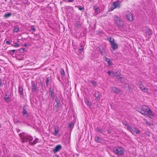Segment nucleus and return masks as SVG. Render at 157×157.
<instances>
[{
	"mask_svg": "<svg viewBox=\"0 0 157 157\" xmlns=\"http://www.w3.org/2000/svg\"><path fill=\"white\" fill-rule=\"evenodd\" d=\"M114 151L116 154L120 156L122 155L124 152V149L121 147H115Z\"/></svg>",
	"mask_w": 157,
	"mask_h": 157,
	"instance_id": "1",
	"label": "nucleus"
},
{
	"mask_svg": "<svg viewBox=\"0 0 157 157\" xmlns=\"http://www.w3.org/2000/svg\"><path fill=\"white\" fill-rule=\"evenodd\" d=\"M127 19L131 21L133 20V18L132 14L130 12H127L126 13Z\"/></svg>",
	"mask_w": 157,
	"mask_h": 157,
	"instance_id": "2",
	"label": "nucleus"
},
{
	"mask_svg": "<svg viewBox=\"0 0 157 157\" xmlns=\"http://www.w3.org/2000/svg\"><path fill=\"white\" fill-rule=\"evenodd\" d=\"M111 90L116 94H120L121 92V90L120 89L115 86L111 87Z\"/></svg>",
	"mask_w": 157,
	"mask_h": 157,
	"instance_id": "3",
	"label": "nucleus"
},
{
	"mask_svg": "<svg viewBox=\"0 0 157 157\" xmlns=\"http://www.w3.org/2000/svg\"><path fill=\"white\" fill-rule=\"evenodd\" d=\"M62 148V146L60 144H59L56 146L55 148L53 149V151L54 153H55L59 151Z\"/></svg>",
	"mask_w": 157,
	"mask_h": 157,
	"instance_id": "4",
	"label": "nucleus"
},
{
	"mask_svg": "<svg viewBox=\"0 0 157 157\" xmlns=\"http://www.w3.org/2000/svg\"><path fill=\"white\" fill-rule=\"evenodd\" d=\"M32 86V91L34 92H36L37 90V83H34L33 82H32L31 83Z\"/></svg>",
	"mask_w": 157,
	"mask_h": 157,
	"instance_id": "5",
	"label": "nucleus"
},
{
	"mask_svg": "<svg viewBox=\"0 0 157 157\" xmlns=\"http://www.w3.org/2000/svg\"><path fill=\"white\" fill-rule=\"evenodd\" d=\"M115 19L117 25L121 26L122 25L121 24V21L120 18L117 16H116L115 17Z\"/></svg>",
	"mask_w": 157,
	"mask_h": 157,
	"instance_id": "6",
	"label": "nucleus"
},
{
	"mask_svg": "<svg viewBox=\"0 0 157 157\" xmlns=\"http://www.w3.org/2000/svg\"><path fill=\"white\" fill-rule=\"evenodd\" d=\"M118 2H114L113 3V5L114 6V8H111V10H113L114 9L116 8H120V3H118Z\"/></svg>",
	"mask_w": 157,
	"mask_h": 157,
	"instance_id": "7",
	"label": "nucleus"
},
{
	"mask_svg": "<svg viewBox=\"0 0 157 157\" xmlns=\"http://www.w3.org/2000/svg\"><path fill=\"white\" fill-rule=\"evenodd\" d=\"M131 132L133 134L134 132H136L137 134H139L140 133V130L137 128L136 127L133 128L131 131Z\"/></svg>",
	"mask_w": 157,
	"mask_h": 157,
	"instance_id": "8",
	"label": "nucleus"
},
{
	"mask_svg": "<svg viewBox=\"0 0 157 157\" xmlns=\"http://www.w3.org/2000/svg\"><path fill=\"white\" fill-rule=\"evenodd\" d=\"M25 134V133L22 132V133H21L19 134V136L21 138L22 140V142L23 143H25V142H27V141L26 140L25 138V137H24V134Z\"/></svg>",
	"mask_w": 157,
	"mask_h": 157,
	"instance_id": "9",
	"label": "nucleus"
},
{
	"mask_svg": "<svg viewBox=\"0 0 157 157\" xmlns=\"http://www.w3.org/2000/svg\"><path fill=\"white\" fill-rule=\"evenodd\" d=\"M23 87L22 86H19L18 87V93L21 96H23Z\"/></svg>",
	"mask_w": 157,
	"mask_h": 157,
	"instance_id": "10",
	"label": "nucleus"
},
{
	"mask_svg": "<svg viewBox=\"0 0 157 157\" xmlns=\"http://www.w3.org/2000/svg\"><path fill=\"white\" fill-rule=\"evenodd\" d=\"M49 93L51 97L54 98V89L53 88L52 89L50 88L49 89Z\"/></svg>",
	"mask_w": 157,
	"mask_h": 157,
	"instance_id": "11",
	"label": "nucleus"
},
{
	"mask_svg": "<svg viewBox=\"0 0 157 157\" xmlns=\"http://www.w3.org/2000/svg\"><path fill=\"white\" fill-rule=\"evenodd\" d=\"M111 47L113 50H116L118 48V45L117 43L113 42L111 44Z\"/></svg>",
	"mask_w": 157,
	"mask_h": 157,
	"instance_id": "12",
	"label": "nucleus"
},
{
	"mask_svg": "<svg viewBox=\"0 0 157 157\" xmlns=\"http://www.w3.org/2000/svg\"><path fill=\"white\" fill-rule=\"evenodd\" d=\"M142 109L145 112H146V113L147 114V113L148 112L149 110L150 109V108L148 107V106L145 105L143 106Z\"/></svg>",
	"mask_w": 157,
	"mask_h": 157,
	"instance_id": "13",
	"label": "nucleus"
},
{
	"mask_svg": "<svg viewBox=\"0 0 157 157\" xmlns=\"http://www.w3.org/2000/svg\"><path fill=\"white\" fill-rule=\"evenodd\" d=\"M25 107L26 106H25L23 107V111L22 112V113L23 115H26V117H28V114L27 111L26 110Z\"/></svg>",
	"mask_w": 157,
	"mask_h": 157,
	"instance_id": "14",
	"label": "nucleus"
},
{
	"mask_svg": "<svg viewBox=\"0 0 157 157\" xmlns=\"http://www.w3.org/2000/svg\"><path fill=\"white\" fill-rule=\"evenodd\" d=\"M105 61L107 62L108 63L109 65H112L113 64V63L112 61H111L110 59L109 58H107L106 57H105Z\"/></svg>",
	"mask_w": 157,
	"mask_h": 157,
	"instance_id": "15",
	"label": "nucleus"
},
{
	"mask_svg": "<svg viewBox=\"0 0 157 157\" xmlns=\"http://www.w3.org/2000/svg\"><path fill=\"white\" fill-rule=\"evenodd\" d=\"M140 113H141L142 114L144 115H147V113H146V112H145L144 111L143 109H141V108H138L137 110Z\"/></svg>",
	"mask_w": 157,
	"mask_h": 157,
	"instance_id": "16",
	"label": "nucleus"
},
{
	"mask_svg": "<svg viewBox=\"0 0 157 157\" xmlns=\"http://www.w3.org/2000/svg\"><path fill=\"white\" fill-rule=\"evenodd\" d=\"M145 29L146 30V33L148 35H150L152 34V30L147 27Z\"/></svg>",
	"mask_w": 157,
	"mask_h": 157,
	"instance_id": "17",
	"label": "nucleus"
},
{
	"mask_svg": "<svg viewBox=\"0 0 157 157\" xmlns=\"http://www.w3.org/2000/svg\"><path fill=\"white\" fill-rule=\"evenodd\" d=\"M74 125V123L72 122H71L68 124V127L71 130H72Z\"/></svg>",
	"mask_w": 157,
	"mask_h": 157,
	"instance_id": "18",
	"label": "nucleus"
},
{
	"mask_svg": "<svg viewBox=\"0 0 157 157\" xmlns=\"http://www.w3.org/2000/svg\"><path fill=\"white\" fill-rule=\"evenodd\" d=\"M39 140L38 138H36L33 142H29V144L32 145H34V144H36Z\"/></svg>",
	"mask_w": 157,
	"mask_h": 157,
	"instance_id": "19",
	"label": "nucleus"
},
{
	"mask_svg": "<svg viewBox=\"0 0 157 157\" xmlns=\"http://www.w3.org/2000/svg\"><path fill=\"white\" fill-rule=\"evenodd\" d=\"M95 141L96 142L98 143H101V139L99 138L98 136H95Z\"/></svg>",
	"mask_w": 157,
	"mask_h": 157,
	"instance_id": "20",
	"label": "nucleus"
},
{
	"mask_svg": "<svg viewBox=\"0 0 157 157\" xmlns=\"http://www.w3.org/2000/svg\"><path fill=\"white\" fill-rule=\"evenodd\" d=\"M12 15V13L11 12H9L8 13H5L4 16L3 17L5 18H8Z\"/></svg>",
	"mask_w": 157,
	"mask_h": 157,
	"instance_id": "21",
	"label": "nucleus"
},
{
	"mask_svg": "<svg viewBox=\"0 0 157 157\" xmlns=\"http://www.w3.org/2000/svg\"><path fill=\"white\" fill-rule=\"evenodd\" d=\"M99 49V51L100 53L102 55H104V49L103 48L102 46H100L98 47Z\"/></svg>",
	"mask_w": 157,
	"mask_h": 157,
	"instance_id": "22",
	"label": "nucleus"
},
{
	"mask_svg": "<svg viewBox=\"0 0 157 157\" xmlns=\"http://www.w3.org/2000/svg\"><path fill=\"white\" fill-rule=\"evenodd\" d=\"M60 104H56L53 108L54 110H56V112L58 111V108L59 107Z\"/></svg>",
	"mask_w": 157,
	"mask_h": 157,
	"instance_id": "23",
	"label": "nucleus"
},
{
	"mask_svg": "<svg viewBox=\"0 0 157 157\" xmlns=\"http://www.w3.org/2000/svg\"><path fill=\"white\" fill-rule=\"evenodd\" d=\"M81 25L82 24L80 21H77L75 27L78 28H80L81 27Z\"/></svg>",
	"mask_w": 157,
	"mask_h": 157,
	"instance_id": "24",
	"label": "nucleus"
},
{
	"mask_svg": "<svg viewBox=\"0 0 157 157\" xmlns=\"http://www.w3.org/2000/svg\"><path fill=\"white\" fill-rule=\"evenodd\" d=\"M83 49L84 47L82 45H81L78 50V52L80 54H82V53L83 52Z\"/></svg>",
	"mask_w": 157,
	"mask_h": 157,
	"instance_id": "25",
	"label": "nucleus"
},
{
	"mask_svg": "<svg viewBox=\"0 0 157 157\" xmlns=\"http://www.w3.org/2000/svg\"><path fill=\"white\" fill-rule=\"evenodd\" d=\"M51 79V77H48L47 78L46 83L47 87H48L49 85V82Z\"/></svg>",
	"mask_w": 157,
	"mask_h": 157,
	"instance_id": "26",
	"label": "nucleus"
},
{
	"mask_svg": "<svg viewBox=\"0 0 157 157\" xmlns=\"http://www.w3.org/2000/svg\"><path fill=\"white\" fill-rule=\"evenodd\" d=\"M59 128L58 127H57L56 128H55L54 129V133L53 134L55 136H56L57 135L58 133L59 132Z\"/></svg>",
	"mask_w": 157,
	"mask_h": 157,
	"instance_id": "27",
	"label": "nucleus"
},
{
	"mask_svg": "<svg viewBox=\"0 0 157 157\" xmlns=\"http://www.w3.org/2000/svg\"><path fill=\"white\" fill-rule=\"evenodd\" d=\"M25 138L26 139L29 141H32L33 140V137L32 136H25Z\"/></svg>",
	"mask_w": 157,
	"mask_h": 157,
	"instance_id": "28",
	"label": "nucleus"
},
{
	"mask_svg": "<svg viewBox=\"0 0 157 157\" xmlns=\"http://www.w3.org/2000/svg\"><path fill=\"white\" fill-rule=\"evenodd\" d=\"M4 99L6 101L8 102V100L10 99L8 95L6 94L4 97Z\"/></svg>",
	"mask_w": 157,
	"mask_h": 157,
	"instance_id": "29",
	"label": "nucleus"
},
{
	"mask_svg": "<svg viewBox=\"0 0 157 157\" xmlns=\"http://www.w3.org/2000/svg\"><path fill=\"white\" fill-rule=\"evenodd\" d=\"M18 51L20 53H24L25 52H26L27 50L25 48H20L18 50Z\"/></svg>",
	"mask_w": 157,
	"mask_h": 157,
	"instance_id": "30",
	"label": "nucleus"
},
{
	"mask_svg": "<svg viewBox=\"0 0 157 157\" xmlns=\"http://www.w3.org/2000/svg\"><path fill=\"white\" fill-rule=\"evenodd\" d=\"M107 73L108 74L110 75H111L113 77H114V76L115 73L111 71H109L107 72Z\"/></svg>",
	"mask_w": 157,
	"mask_h": 157,
	"instance_id": "31",
	"label": "nucleus"
},
{
	"mask_svg": "<svg viewBox=\"0 0 157 157\" xmlns=\"http://www.w3.org/2000/svg\"><path fill=\"white\" fill-rule=\"evenodd\" d=\"M108 40L110 43L111 44L114 42V40L113 38L112 37H110L108 38Z\"/></svg>",
	"mask_w": 157,
	"mask_h": 157,
	"instance_id": "32",
	"label": "nucleus"
},
{
	"mask_svg": "<svg viewBox=\"0 0 157 157\" xmlns=\"http://www.w3.org/2000/svg\"><path fill=\"white\" fill-rule=\"evenodd\" d=\"M147 113H149V115L152 116L153 117L154 116V113L150 109L149 110V111H148V112Z\"/></svg>",
	"mask_w": 157,
	"mask_h": 157,
	"instance_id": "33",
	"label": "nucleus"
},
{
	"mask_svg": "<svg viewBox=\"0 0 157 157\" xmlns=\"http://www.w3.org/2000/svg\"><path fill=\"white\" fill-rule=\"evenodd\" d=\"M97 130L98 132L100 133H102L103 130L99 127H97Z\"/></svg>",
	"mask_w": 157,
	"mask_h": 157,
	"instance_id": "34",
	"label": "nucleus"
},
{
	"mask_svg": "<svg viewBox=\"0 0 157 157\" xmlns=\"http://www.w3.org/2000/svg\"><path fill=\"white\" fill-rule=\"evenodd\" d=\"M55 101L56 103V104H60L59 100V98L56 97L55 98Z\"/></svg>",
	"mask_w": 157,
	"mask_h": 157,
	"instance_id": "35",
	"label": "nucleus"
},
{
	"mask_svg": "<svg viewBox=\"0 0 157 157\" xmlns=\"http://www.w3.org/2000/svg\"><path fill=\"white\" fill-rule=\"evenodd\" d=\"M86 102L88 103V105L89 106H91V103L89 101V100L86 98Z\"/></svg>",
	"mask_w": 157,
	"mask_h": 157,
	"instance_id": "36",
	"label": "nucleus"
},
{
	"mask_svg": "<svg viewBox=\"0 0 157 157\" xmlns=\"http://www.w3.org/2000/svg\"><path fill=\"white\" fill-rule=\"evenodd\" d=\"M90 82L92 83L94 86H97V83L96 82L94 81L93 80H91L90 81Z\"/></svg>",
	"mask_w": 157,
	"mask_h": 157,
	"instance_id": "37",
	"label": "nucleus"
},
{
	"mask_svg": "<svg viewBox=\"0 0 157 157\" xmlns=\"http://www.w3.org/2000/svg\"><path fill=\"white\" fill-rule=\"evenodd\" d=\"M76 7H78V9L80 10H84V9L83 7H82L81 6H75Z\"/></svg>",
	"mask_w": 157,
	"mask_h": 157,
	"instance_id": "38",
	"label": "nucleus"
},
{
	"mask_svg": "<svg viewBox=\"0 0 157 157\" xmlns=\"http://www.w3.org/2000/svg\"><path fill=\"white\" fill-rule=\"evenodd\" d=\"M64 9L67 10V11H68V10L70 8H71L72 9H73V7H71V6H65L64 7Z\"/></svg>",
	"mask_w": 157,
	"mask_h": 157,
	"instance_id": "39",
	"label": "nucleus"
},
{
	"mask_svg": "<svg viewBox=\"0 0 157 157\" xmlns=\"http://www.w3.org/2000/svg\"><path fill=\"white\" fill-rule=\"evenodd\" d=\"M115 76L117 78L118 80H119L120 78H122V77L121 76V74L120 75L117 74V75H115Z\"/></svg>",
	"mask_w": 157,
	"mask_h": 157,
	"instance_id": "40",
	"label": "nucleus"
},
{
	"mask_svg": "<svg viewBox=\"0 0 157 157\" xmlns=\"http://www.w3.org/2000/svg\"><path fill=\"white\" fill-rule=\"evenodd\" d=\"M19 30V28L18 27H15L14 28V31L17 33L18 32Z\"/></svg>",
	"mask_w": 157,
	"mask_h": 157,
	"instance_id": "41",
	"label": "nucleus"
},
{
	"mask_svg": "<svg viewBox=\"0 0 157 157\" xmlns=\"http://www.w3.org/2000/svg\"><path fill=\"white\" fill-rule=\"evenodd\" d=\"M19 46V44L17 43H14V46L15 47L17 48Z\"/></svg>",
	"mask_w": 157,
	"mask_h": 157,
	"instance_id": "42",
	"label": "nucleus"
},
{
	"mask_svg": "<svg viewBox=\"0 0 157 157\" xmlns=\"http://www.w3.org/2000/svg\"><path fill=\"white\" fill-rule=\"evenodd\" d=\"M18 51V50H13L11 51L13 53H15V54L17 53Z\"/></svg>",
	"mask_w": 157,
	"mask_h": 157,
	"instance_id": "43",
	"label": "nucleus"
},
{
	"mask_svg": "<svg viewBox=\"0 0 157 157\" xmlns=\"http://www.w3.org/2000/svg\"><path fill=\"white\" fill-rule=\"evenodd\" d=\"M127 129L128 130H130V132H131L132 129L133 128H132L130 126H129V125L127 126Z\"/></svg>",
	"mask_w": 157,
	"mask_h": 157,
	"instance_id": "44",
	"label": "nucleus"
},
{
	"mask_svg": "<svg viewBox=\"0 0 157 157\" xmlns=\"http://www.w3.org/2000/svg\"><path fill=\"white\" fill-rule=\"evenodd\" d=\"M128 91L130 92H132V90L131 87L130 86H128Z\"/></svg>",
	"mask_w": 157,
	"mask_h": 157,
	"instance_id": "45",
	"label": "nucleus"
},
{
	"mask_svg": "<svg viewBox=\"0 0 157 157\" xmlns=\"http://www.w3.org/2000/svg\"><path fill=\"white\" fill-rule=\"evenodd\" d=\"M142 91L144 92H146L148 91V89L146 87L143 88V89H142Z\"/></svg>",
	"mask_w": 157,
	"mask_h": 157,
	"instance_id": "46",
	"label": "nucleus"
},
{
	"mask_svg": "<svg viewBox=\"0 0 157 157\" xmlns=\"http://www.w3.org/2000/svg\"><path fill=\"white\" fill-rule=\"evenodd\" d=\"M2 80L1 78H0V86L2 87L3 83H2Z\"/></svg>",
	"mask_w": 157,
	"mask_h": 157,
	"instance_id": "47",
	"label": "nucleus"
},
{
	"mask_svg": "<svg viewBox=\"0 0 157 157\" xmlns=\"http://www.w3.org/2000/svg\"><path fill=\"white\" fill-rule=\"evenodd\" d=\"M123 124L124 125L126 126H128L129 125V124L126 121L123 122Z\"/></svg>",
	"mask_w": 157,
	"mask_h": 157,
	"instance_id": "48",
	"label": "nucleus"
},
{
	"mask_svg": "<svg viewBox=\"0 0 157 157\" xmlns=\"http://www.w3.org/2000/svg\"><path fill=\"white\" fill-rule=\"evenodd\" d=\"M94 8H95V12H97L98 13H99V11H98V8L97 7V8H96V7L95 6L94 7Z\"/></svg>",
	"mask_w": 157,
	"mask_h": 157,
	"instance_id": "49",
	"label": "nucleus"
},
{
	"mask_svg": "<svg viewBox=\"0 0 157 157\" xmlns=\"http://www.w3.org/2000/svg\"><path fill=\"white\" fill-rule=\"evenodd\" d=\"M142 82L141 81H139L137 83V84L139 86H141L142 85Z\"/></svg>",
	"mask_w": 157,
	"mask_h": 157,
	"instance_id": "50",
	"label": "nucleus"
},
{
	"mask_svg": "<svg viewBox=\"0 0 157 157\" xmlns=\"http://www.w3.org/2000/svg\"><path fill=\"white\" fill-rule=\"evenodd\" d=\"M61 74L62 76H63V75H65V72L63 70L61 71Z\"/></svg>",
	"mask_w": 157,
	"mask_h": 157,
	"instance_id": "51",
	"label": "nucleus"
},
{
	"mask_svg": "<svg viewBox=\"0 0 157 157\" xmlns=\"http://www.w3.org/2000/svg\"><path fill=\"white\" fill-rule=\"evenodd\" d=\"M143 88H144V87L143 85L141 86H139V88L140 89L142 90V89H143Z\"/></svg>",
	"mask_w": 157,
	"mask_h": 157,
	"instance_id": "52",
	"label": "nucleus"
},
{
	"mask_svg": "<svg viewBox=\"0 0 157 157\" xmlns=\"http://www.w3.org/2000/svg\"><path fill=\"white\" fill-rule=\"evenodd\" d=\"M31 29L34 32H35V28L33 26H32L31 27Z\"/></svg>",
	"mask_w": 157,
	"mask_h": 157,
	"instance_id": "53",
	"label": "nucleus"
},
{
	"mask_svg": "<svg viewBox=\"0 0 157 157\" xmlns=\"http://www.w3.org/2000/svg\"><path fill=\"white\" fill-rule=\"evenodd\" d=\"M15 43L13 41H11L10 42V44L12 46H14V44Z\"/></svg>",
	"mask_w": 157,
	"mask_h": 157,
	"instance_id": "54",
	"label": "nucleus"
},
{
	"mask_svg": "<svg viewBox=\"0 0 157 157\" xmlns=\"http://www.w3.org/2000/svg\"><path fill=\"white\" fill-rule=\"evenodd\" d=\"M10 41H6V43L7 44H10Z\"/></svg>",
	"mask_w": 157,
	"mask_h": 157,
	"instance_id": "55",
	"label": "nucleus"
},
{
	"mask_svg": "<svg viewBox=\"0 0 157 157\" xmlns=\"http://www.w3.org/2000/svg\"><path fill=\"white\" fill-rule=\"evenodd\" d=\"M95 97L96 98H98V97H99V95L98 94V95L96 94H95Z\"/></svg>",
	"mask_w": 157,
	"mask_h": 157,
	"instance_id": "56",
	"label": "nucleus"
},
{
	"mask_svg": "<svg viewBox=\"0 0 157 157\" xmlns=\"http://www.w3.org/2000/svg\"><path fill=\"white\" fill-rule=\"evenodd\" d=\"M146 124L147 125H151L150 122H146Z\"/></svg>",
	"mask_w": 157,
	"mask_h": 157,
	"instance_id": "57",
	"label": "nucleus"
},
{
	"mask_svg": "<svg viewBox=\"0 0 157 157\" xmlns=\"http://www.w3.org/2000/svg\"><path fill=\"white\" fill-rule=\"evenodd\" d=\"M69 2H72L74 1V0H67Z\"/></svg>",
	"mask_w": 157,
	"mask_h": 157,
	"instance_id": "58",
	"label": "nucleus"
},
{
	"mask_svg": "<svg viewBox=\"0 0 157 157\" xmlns=\"http://www.w3.org/2000/svg\"><path fill=\"white\" fill-rule=\"evenodd\" d=\"M28 45L27 44H24L23 45V46H24V47H27V46Z\"/></svg>",
	"mask_w": 157,
	"mask_h": 157,
	"instance_id": "59",
	"label": "nucleus"
},
{
	"mask_svg": "<svg viewBox=\"0 0 157 157\" xmlns=\"http://www.w3.org/2000/svg\"><path fill=\"white\" fill-rule=\"evenodd\" d=\"M20 39H17V42H20Z\"/></svg>",
	"mask_w": 157,
	"mask_h": 157,
	"instance_id": "60",
	"label": "nucleus"
},
{
	"mask_svg": "<svg viewBox=\"0 0 157 157\" xmlns=\"http://www.w3.org/2000/svg\"><path fill=\"white\" fill-rule=\"evenodd\" d=\"M54 157H59V156L57 154H55Z\"/></svg>",
	"mask_w": 157,
	"mask_h": 157,
	"instance_id": "61",
	"label": "nucleus"
},
{
	"mask_svg": "<svg viewBox=\"0 0 157 157\" xmlns=\"http://www.w3.org/2000/svg\"><path fill=\"white\" fill-rule=\"evenodd\" d=\"M20 131V130L19 129H17V131L18 132H19Z\"/></svg>",
	"mask_w": 157,
	"mask_h": 157,
	"instance_id": "62",
	"label": "nucleus"
},
{
	"mask_svg": "<svg viewBox=\"0 0 157 157\" xmlns=\"http://www.w3.org/2000/svg\"><path fill=\"white\" fill-rule=\"evenodd\" d=\"M119 73V74H120V72H119V71H117L116 72V75H117V74L118 73Z\"/></svg>",
	"mask_w": 157,
	"mask_h": 157,
	"instance_id": "63",
	"label": "nucleus"
},
{
	"mask_svg": "<svg viewBox=\"0 0 157 157\" xmlns=\"http://www.w3.org/2000/svg\"><path fill=\"white\" fill-rule=\"evenodd\" d=\"M15 122L17 123H19V121L18 120H16Z\"/></svg>",
	"mask_w": 157,
	"mask_h": 157,
	"instance_id": "64",
	"label": "nucleus"
}]
</instances>
